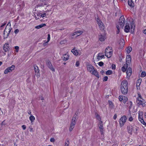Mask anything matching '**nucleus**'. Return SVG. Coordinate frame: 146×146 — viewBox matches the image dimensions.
<instances>
[{"mask_svg":"<svg viewBox=\"0 0 146 146\" xmlns=\"http://www.w3.org/2000/svg\"><path fill=\"white\" fill-rule=\"evenodd\" d=\"M135 24L133 22L130 23H126L124 29V31L127 33L130 32L131 33H133L135 30Z\"/></svg>","mask_w":146,"mask_h":146,"instance_id":"obj_1","label":"nucleus"},{"mask_svg":"<svg viewBox=\"0 0 146 146\" xmlns=\"http://www.w3.org/2000/svg\"><path fill=\"white\" fill-rule=\"evenodd\" d=\"M86 67L88 70L92 74L94 75L98 78H99L100 76L97 71L95 69L92 65L88 64L86 65Z\"/></svg>","mask_w":146,"mask_h":146,"instance_id":"obj_2","label":"nucleus"},{"mask_svg":"<svg viewBox=\"0 0 146 146\" xmlns=\"http://www.w3.org/2000/svg\"><path fill=\"white\" fill-rule=\"evenodd\" d=\"M11 30L10 23H9L6 26L3 33L4 38H7L9 36Z\"/></svg>","mask_w":146,"mask_h":146,"instance_id":"obj_3","label":"nucleus"},{"mask_svg":"<svg viewBox=\"0 0 146 146\" xmlns=\"http://www.w3.org/2000/svg\"><path fill=\"white\" fill-rule=\"evenodd\" d=\"M125 23V19L123 17L121 18L119 20V23H118L116 24V28L117 29V33H118L120 31V28H122L123 26Z\"/></svg>","mask_w":146,"mask_h":146,"instance_id":"obj_4","label":"nucleus"},{"mask_svg":"<svg viewBox=\"0 0 146 146\" xmlns=\"http://www.w3.org/2000/svg\"><path fill=\"white\" fill-rule=\"evenodd\" d=\"M120 88L121 91H127L128 82L126 80H125L122 81Z\"/></svg>","mask_w":146,"mask_h":146,"instance_id":"obj_5","label":"nucleus"},{"mask_svg":"<svg viewBox=\"0 0 146 146\" xmlns=\"http://www.w3.org/2000/svg\"><path fill=\"white\" fill-rule=\"evenodd\" d=\"M105 55L108 58H110L112 55V50L111 47H107L105 50Z\"/></svg>","mask_w":146,"mask_h":146,"instance_id":"obj_6","label":"nucleus"},{"mask_svg":"<svg viewBox=\"0 0 146 146\" xmlns=\"http://www.w3.org/2000/svg\"><path fill=\"white\" fill-rule=\"evenodd\" d=\"M15 66L13 65L6 68L4 71V73L5 74H7L9 73L12 72L15 69Z\"/></svg>","mask_w":146,"mask_h":146,"instance_id":"obj_7","label":"nucleus"},{"mask_svg":"<svg viewBox=\"0 0 146 146\" xmlns=\"http://www.w3.org/2000/svg\"><path fill=\"white\" fill-rule=\"evenodd\" d=\"M97 23L99 27L101 30H102L104 28V26L103 23L102 22L101 20L98 18L96 19Z\"/></svg>","mask_w":146,"mask_h":146,"instance_id":"obj_8","label":"nucleus"},{"mask_svg":"<svg viewBox=\"0 0 146 146\" xmlns=\"http://www.w3.org/2000/svg\"><path fill=\"white\" fill-rule=\"evenodd\" d=\"M136 127H134L131 125H129L127 126V129L129 133L132 134V132H136L137 131V129Z\"/></svg>","mask_w":146,"mask_h":146,"instance_id":"obj_9","label":"nucleus"},{"mask_svg":"<svg viewBox=\"0 0 146 146\" xmlns=\"http://www.w3.org/2000/svg\"><path fill=\"white\" fill-rule=\"evenodd\" d=\"M83 32L82 30H78L72 33L71 35V37L72 38H73V36H75L76 37H77L81 35Z\"/></svg>","mask_w":146,"mask_h":146,"instance_id":"obj_10","label":"nucleus"},{"mask_svg":"<svg viewBox=\"0 0 146 146\" xmlns=\"http://www.w3.org/2000/svg\"><path fill=\"white\" fill-rule=\"evenodd\" d=\"M36 14L37 16L40 17V18H43L44 17H46L48 15L45 11L42 12L41 11H38L37 12Z\"/></svg>","mask_w":146,"mask_h":146,"instance_id":"obj_11","label":"nucleus"},{"mask_svg":"<svg viewBox=\"0 0 146 146\" xmlns=\"http://www.w3.org/2000/svg\"><path fill=\"white\" fill-rule=\"evenodd\" d=\"M126 120L127 118L125 116H123L121 118L119 121L121 126L122 127L124 125Z\"/></svg>","mask_w":146,"mask_h":146,"instance_id":"obj_12","label":"nucleus"},{"mask_svg":"<svg viewBox=\"0 0 146 146\" xmlns=\"http://www.w3.org/2000/svg\"><path fill=\"white\" fill-rule=\"evenodd\" d=\"M104 53L102 52L99 53L97 54L96 58V60L97 61H99L104 58Z\"/></svg>","mask_w":146,"mask_h":146,"instance_id":"obj_13","label":"nucleus"},{"mask_svg":"<svg viewBox=\"0 0 146 146\" xmlns=\"http://www.w3.org/2000/svg\"><path fill=\"white\" fill-rule=\"evenodd\" d=\"M136 102L139 105H141L143 106H144L145 105L144 102V100L142 98H137Z\"/></svg>","mask_w":146,"mask_h":146,"instance_id":"obj_14","label":"nucleus"},{"mask_svg":"<svg viewBox=\"0 0 146 146\" xmlns=\"http://www.w3.org/2000/svg\"><path fill=\"white\" fill-rule=\"evenodd\" d=\"M119 47L121 48L123 47L125 44L124 40L122 38H121L118 41V42Z\"/></svg>","mask_w":146,"mask_h":146,"instance_id":"obj_15","label":"nucleus"},{"mask_svg":"<svg viewBox=\"0 0 146 146\" xmlns=\"http://www.w3.org/2000/svg\"><path fill=\"white\" fill-rule=\"evenodd\" d=\"M132 74V69L131 68L129 67L127 70L126 75L127 78L128 79H129L130 76H131Z\"/></svg>","mask_w":146,"mask_h":146,"instance_id":"obj_16","label":"nucleus"},{"mask_svg":"<svg viewBox=\"0 0 146 146\" xmlns=\"http://www.w3.org/2000/svg\"><path fill=\"white\" fill-rule=\"evenodd\" d=\"M3 49L4 51L6 52L9 50V44L8 43H6L3 46Z\"/></svg>","mask_w":146,"mask_h":146,"instance_id":"obj_17","label":"nucleus"},{"mask_svg":"<svg viewBox=\"0 0 146 146\" xmlns=\"http://www.w3.org/2000/svg\"><path fill=\"white\" fill-rule=\"evenodd\" d=\"M34 68L36 77L38 78L40 76V74L38 67L37 66H35Z\"/></svg>","mask_w":146,"mask_h":146,"instance_id":"obj_18","label":"nucleus"},{"mask_svg":"<svg viewBox=\"0 0 146 146\" xmlns=\"http://www.w3.org/2000/svg\"><path fill=\"white\" fill-rule=\"evenodd\" d=\"M106 38V36L105 35H99V39L100 41L103 42L105 41Z\"/></svg>","mask_w":146,"mask_h":146,"instance_id":"obj_19","label":"nucleus"},{"mask_svg":"<svg viewBox=\"0 0 146 146\" xmlns=\"http://www.w3.org/2000/svg\"><path fill=\"white\" fill-rule=\"evenodd\" d=\"M126 63L129 64L131 61V57L129 55H127L126 57Z\"/></svg>","mask_w":146,"mask_h":146,"instance_id":"obj_20","label":"nucleus"},{"mask_svg":"<svg viewBox=\"0 0 146 146\" xmlns=\"http://www.w3.org/2000/svg\"><path fill=\"white\" fill-rule=\"evenodd\" d=\"M128 67V64H124L121 68V70L123 72H125L126 70V69Z\"/></svg>","mask_w":146,"mask_h":146,"instance_id":"obj_21","label":"nucleus"},{"mask_svg":"<svg viewBox=\"0 0 146 146\" xmlns=\"http://www.w3.org/2000/svg\"><path fill=\"white\" fill-rule=\"evenodd\" d=\"M142 79L141 78L139 79L136 82V87L137 89H138V88H139V86L141 84V82Z\"/></svg>","mask_w":146,"mask_h":146,"instance_id":"obj_22","label":"nucleus"},{"mask_svg":"<svg viewBox=\"0 0 146 146\" xmlns=\"http://www.w3.org/2000/svg\"><path fill=\"white\" fill-rule=\"evenodd\" d=\"M69 56L67 54H64L62 56V58L63 60L65 61L67 60L69 58Z\"/></svg>","mask_w":146,"mask_h":146,"instance_id":"obj_23","label":"nucleus"},{"mask_svg":"<svg viewBox=\"0 0 146 146\" xmlns=\"http://www.w3.org/2000/svg\"><path fill=\"white\" fill-rule=\"evenodd\" d=\"M128 4L131 7H133L134 6V4L132 0H128Z\"/></svg>","mask_w":146,"mask_h":146,"instance_id":"obj_24","label":"nucleus"},{"mask_svg":"<svg viewBox=\"0 0 146 146\" xmlns=\"http://www.w3.org/2000/svg\"><path fill=\"white\" fill-rule=\"evenodd\" d=\"M71 52L75 55L77 56L78 55V53L77 50L74 49H72L71 50Z\"/></svg>","mask_w":146,"mask_h":146,"instance_id":"obj_25","label":"nucleus"},{"mask_svg":"<svg viewBox=\"0 0 146 146\" xmlns=\"http://www.w3.org/2000/svg\"><path fill=\"white\" fill-rule=\"evenodd\" d=\"M75 124L74 123H71L69 128V131H72L73 129L74 128Z\"/></svg>","mask_w":146,"mask_h":146,"instance_id":"obj_26","label":"nucleus"},{"mask_svg":"<svg viewBox=\"0 0 146 146\" xmlns=\"http://www.w3.org/2000/svg\"><path fill=\"white\" fill-rule=\"evenodd\" d=\"M132 48L131 47L129 46L128 47L126 48V52L127 54L129 53L132 50Z\"/></svg>","mask_w":146,"mask_h":146,"instance_id":"obj_27","label":"nucleus"},{"mask_svg":"<svg viewBox=\"0 0 146 146\" xmlns=\"http://www.w3.org/2000/svg\"><path fill=\"white\" fill-rule=\"evenodd\" d=\"M46 25L45 24H41L39 25L36 26L35 27V28L37 29H40L44 26H45Z\"/></svg>","mask_w":146,"mask_h":146,"instance_id":"obj_28","label":"nucleus"},{"mask_svg":"<svg viewBox=\"0 0 146 146\" xmlns=\"http://www.w3.org/2000/svg\"><path fill=\"white\" fill-rule=\"evenodd\" d=\"M108 102L109 104L110 108L111 109H112L113 108V105L112 102L109 100L108 101Z\"/></svg>","mask_w":146,"mask_h":146,"instance_id":"obj_29","label":"nucleus"},{"mask_svg":"<svg viewBox=\"0 0 146 146\" xmlns=\"http://www.w3.org/2000/svg\"><path fill=\"white\" fill-rule=\"evenodd\" d=\"M139 120L140 121V122L141 123H142L144 125H146V123L144 121L143 118H141V119L140 118H139Z\"/></svg>","mask_w":146,"mask_h":146,"instance_id":"obj_30","label":"nucleus"},{"mask_svg":"<svg viewBox=\"0 0 146 146\" xmlns=\"http://www.w3.org/2000/svg\"><path fill=\"white\" fill-rule=\"evenodd\" d=\"M50 35L49 34H48V35L47 41L46 42L44 43V45L45 46L46 45V44L49 42V41L50 40Z\"/></svg>","mask_w":146,"mask_h":146,"instance_id":"obj_31","label":"nucleus"},{"mask_svg":"<svg viewBox=\"0 0 146 146\" xmlns=\"http://www.w3.org/2000/svg\"><path fill=\"white\" fill-rule=\"evenodd\" d=\"M99 127L100 129H103V127L102 122V121H101L100 122V123L99 125Z\"/></svg>","mask_w":146,"mask_h":146,"instance_id":"obj_32","label":"nucleus"},{"mask_svg":"<svg viewBox=\"0 0 146 146\" xmlns=\"http://www.w3.org/2000/svg\"><path fill=\"white\" fill-rule=\"evenodd\" d=\"M29 119L31 121V122H32L34 121L35 117L33 115H31L29 117Z\"/></svg>","mask_w":146,"mask_h":146,"instance_id":"obj_33","label":"nucleus"},{"mask_svg":"<svg viewBox=\"0 0 146 146\" xmlns=\"http://www.w3.org/2000/svg\"><path fill=\"white\" fill-rule=\"evenodd\" d=\"M112 72L111 70H108L106 72V74L107 75H110L112 74Z\"/></svg>","mask_w":146,"mask_h":146,"instance_id":"obj_34","label":"nucleus"},{"mask_svg":"<svg viewBox=\"0 0 146 146\" xmlns=\"http://www.w3.org/2000/svg\"><path fill=\"white\" fill-rule=\"evenodd\" d=\"M96 116L97 119H98V120L100 121H100H101V118L99 115L97 113H96Z\"/></svg>","mask_w":146,"mask_h":146,"instance_id":"obj_35","label":"nucleus"},{"mask_svg":"<svg viewBox=\"0 0 146 146\" xmlns=\"http://www.w3.org/2000/svg\"><path fill=\"white\" fill-rule=\"evenodd\" d=\"M143 113L142 111H139V118H143Z\"/></svg>","mask_w":146,"mask_h":146,"instance_id":"obj_36","label":"nucleus"},{"mask_svg":"<svg viewBox=\"0 0 146 146\" xmlns=\"http://www.w3.org/2000/svg\"><path fill=\"white\" fill-rule=\"evenodd\" d=\"M50 64L48 66V67L52 71L54 72L55 71V69L52 66V64H50Z\"/></svg>","mask_w":146,"mask_h":146,"instance_id":"obj_37","label":"nucleus"},{"mask_svg":"<svg viewBox=\"0 0 146 146\" xmlns=\"http://www.w3.org/2000/svg\"><path fill=\"white\" fill-rule=\"evenodd\" d=\"M146 75V73L145 72H142L141 73V76L142 77H144Z\"/></svg>","mask_w":146,"mask_h":146,"instance_id":"obj_38","label":"nucleus"},{"mask_svg":"<svg viewBox=\"0 0 146 146\" xmlns=\"http://www.w3.org/2000/svg\"><path fill=\"white\" fill-rule=\"evenodd\" d=\"M127 104H128L127 105V106H129V107H131L132 106V103L131 102V101L128 102L127 103Z\"/></svg>","mask_w":146,"mask_h":146,"instance_id":"obj_39","label":"nucleus"},{"mask_svg":"<svg viewBox=\"0 0 146 146\" xmlns=\"http://www.w3.org/2000/svg\"><path fill=\"white\" fill-rule=\"evenodd\" d=\"M15 49L16 52H18L19 50V47L18 46H16L15 47Z\"/></svg>","mask_w":146,"mask_h":146,"instance_id":"obj_40","label":"nucleus"},{"mask_svg":"<svg viewBox=\"0 0 146 146\" xmlns=\"http://www.w3.org/2000/svg\"><path fill=\"white\" fill-rule=\"evenodd\" d=\"M98 65L101 66H103L104 64V63H103V62L101 61L99 62L98 63Z\"/></svg>","mask_w":146,"mask_h":146,"instance_id":"obj_41","label":"nucleus"},{"mask_svg":"<svg viewBox=\"0 0 146 146\" xmlns=\"http://www.w3.org/2000/svg\"><path fill=\"white\" fill-rule=\"evenodd\" d=\"M115 65L114 64H112L111 65V68L113 70H115Z\"/></svg>","mask_w":146,"mask_h":146,"instance_id":"obj_42","label":"nucleus"},{"mask_svg":"<svg viewBox=\"0 0 146 146\" xmlns=\"http://www.w3.org/2000/svg\"><path fill=\"white\" fill-rule=\"evenodd\" d=\"M80 65V62L79 61H77L76 63V66L77 67L79 66Z\"/></svg>","mask_w":146,"mask_h":146,"instance_id":"obj_43","label":"nucleus"},{"mask_svg":"<svg viewBox=\"0 0 146 146\" xmlns=\"http://www.w3.org/2000/svg\"><path fill=\"white\" fill-rule=\"evenodd\" d=\"M108 79V77L107 76H105L103 78V81H107Z\"/></svg>","mask_w":146,"mask_h":146,"instance_id":"obj_44","label":"nucleus"},{"mask_svg":"<svg viewBox=\"0 0 146 146\" xmlns=\"http://www.w3.org/2000/svg\"><path fill=\"white\" fill-rule=\"evenodd\" d=\"M77 116V115L76 113L74 115L73 117L74 119H75L76 120L78 119Z\"/></svg>","mask_w":146,"mask_h":146,"instance_id":"obj_45","label":"nucleus"},{"mask_svg":"<svg viewBox=\"0 0 146 146\" xmlns=\"http://www.w3.org/2000/svg\"><path fill=\"white\" fill-rule=\"evenodd\" d=\"M76 120L75 119H74L73 117L72 118V120L71 123H74L75 124L76 123V121H76Z\"/></svg>","mask_w":146,"mask_h":146,"instance_id":"obj_46","label":"nucleus"},{"mask_svg":"<svg viewBox=\"0 0 146 146\" xmlns=\"http://www.w3.org/2000/svg\"><path fill=\"white\" fill-rule=\"evenodd\" d=\"M49 0H43V1H42L44 2V5H46V3L48 2Z\"/></svg>","mask_w":146,"mask_h":146,"instance_id":"obj_47","label":"nucleus"},{"mask_svg":"<svg viewBox=\"0 0 146 146\" xmlns=\"http://www.w3.org/2000/svg\"><path fill=\"white\" fill-rule=\"evenodd\" d=\"M119 99L120 101H121L123 100V96H120L119 97Z\"/></svg>","mask_w":146,"mask_h":146,"instance_id":"obj_48","label":"nucleus"},{"mask_svg":"<svg viewBox=\"0 0 146 146\" xmlns=\"http://www.w3.org/2000/svg\"><path fill=\"white\" fill-rule=\"evenodd\" d=\"M69 142L68 140L67 141V143L66 142L65 143L64 146H68Z\"/></svg>","mask_w":146,"mask_h":146,"instance_id":"obj_49","label":"nucleus"},{"mask_svg":"<svg viewBox=\"0 0 146 146\" xmlns=\"http://www.w3.org/2000/svg\"><path fill=\"white\" fill-rule=\"evenodd\" d=\"M19 30L18 29H16L14 31L15 33L16 34L18 33H19Z\"/></svg>","mask_w":146,"mask_h":146,"instance_id":"obj_50","label":"nucleus"},{"mask_svg":"<svg viewBox=\"0 0 146 146\" xmlns=\"http://www.w3.org/2000/svg\"><path fill=\"white\" fill-rule=\"evenodd\" d=\"M22 127L24 130H25L26 129V126L25 125H23L22 126Z\"/></svg>","mask_w":146,"mask_h":146,"instance_id":"obj_51","label":"nucleus"},{"mask_svg":"<svg viewBox=\"0 0 146 146\" xmlns=\"http://www.w3.org/2000/svg\"><path fill=\"white\" fill-rule=\"evenodd\" d=\"M129 120L130 121H132L133 120V118L132 117H130L129 118Z\"/></svg>","mask_w":146,"mask_h":146,"instance_id":"obj_52","label":"nucleus"},{"mask_svg":"<svg viewBox=\"0 0 146 146\" xmlns=\"http://www.w3.org/2000/svg\"><path fill=\"white\" fill-rule=\"evenodd\" d=\"M138 97L137 98H142L141 97V95L140 94L138 93Z\"/></svg>","mask_w":146,"mask_h":146,"instance_id":"obj_53","label":"nucleus"},{"mask_svg":"<svg viewBox=\"0 0 146 146\" xmlns=\"http://www.w3.org/2000/svg\"><path fill=\"white\" fill-rule=\"evenodd\" d=\"M50 141L52 142H54L55 141V139L54 138H52L50 139Z\"/></svg>","mask_w":146,"mask_h":146,"instance_id":"obj_54","label":"nucleus"},{"mask_svg":"<svg viewBox=\"0 0 146 146\" xmlns=\"http://www.w3.org/2000/svg\"><path fill=\"white\" fill-rule=\"evenodd\" d=\"M100 131L101 132V134L102 135H103L104 134V132H103V129H100Z\"/></svg>","mask_w":146,"mask_h":146,"instance_id":"obj_55","label":"nucleus"},{"mask_svg":"<svg viewBox=\"0 0 146 146\" xmlns=\"http://www.w3.org/2000/svg\"><path fill=\"white\" fill-rule=\"evenodd\" d=\"M39 17H39L37 16H35V18L36 20L40 19V18H39Z\"/></svg>","mask_w":146,"mask_h":146,"instance_id":"obj_56","label":"nucleus"},{"mask_svg":"<svg viewBox=\"0 0 146 146\" xmlns=\"http://www.w3.org/2000/svg\"><path fill=\"white\" fill-rule=\"evenodd\" d=\"M117 118V115L115 114L114 115L113 117V119H115Z\"/></svg>","mask_w":146,"mask_h":146,"instance_id":"obj_57","label":"nucleus"},{"mask_svg":"<svg viewBox=\"0 0 146 146\" xmlns=\"http://www.w3.org/2000/svg\"><path fill=\"white\" fill-rule=\"evenodd\" d=\"M28 114L29 115H32V114H31V111L30 110L29 112H28Z\"/></svg>","mask_w":146,"mask_h":146,"instance_id":"obj_58","label":"nucleus"},{"mask_svg":"<svg viewBox=\"0 0 146 146\" xmlns=\"http://www.w3.org/2000/svg\"><path fill=\"white\" fill-rule=\"evenodd\" d=\"M122 92L123 94H127V92Z\"/></svg>","mask_w":146,"mask_h":146,"instance_id":"obj_59","label":"nucleus"},{"mask_svg":"<svg viewBox=\"0 0 146 146\" xmlns=\"http://www.w3.org/2000/svg\"><path fill=\"white\" fill-rule=\"evenodd\" d=\"M143 33L145 34H146V29H145V30H144L143 31Z\"/></svg>","mask_w":146,"mask_h":146,"instance_id":"obj_60","label":"nucleus"},{"mask_svg":"<svg viewBox=\"0 0 146 146\" xmlns=\"http://www.w3.org/2000/svg\"><path fill=\"white\" fill-rule=\"evenodd\" d=\"M43 4H42V5H41L40 4H38V6H39V7H40V6L41 7V6H43Z\"/></svg>","mask_w":146,"mask_h":146,"instance_id":"obj_61","label":"nucleus"},{"mask_svg":"<svg viewBox=\"0 0 146 146\" xmlns=\"http://www.w3.org/2000/svg\"><path fill=\"white\" fill-rule=\"evenodd\" d=\"M44 98H43V97H41V100H44Z\"/></svg>","mask_w":146,"mask_h":146,"instance_id":"obj_62","label":"nucleus"},{"mask_svg":"<svg viewBox=\"0 0 146 146\" xmlns=\"http://www.w3.org/2000/svg\"><path fill=\"white\" fill-rule=\"evenodd\" d=\"M2 64V62H1L0 61V66H1Z\"/></svg>","mask_w":146,"mask_h":146,"instance_id":"obj_63","label":"nucleus"},{"mask_svg":"<svg viewBox=\"0 0 146 146\" xmlns=\"http://www.w3.org/2000/svg\"><path fill=\"white\" fill-rule=\"evenodd\" d=\"M33 129L32 128H31L30 130V131H32Z\"/></svg>","mask_w":146,"mask_h":146,"instance_id":"obj_64","label":"nucleus"}]
</instances>
